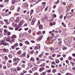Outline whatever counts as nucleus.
I'll return each instance as SVG.
<instances>
[{"mask_svg":"<svg viewBox=\"0 0 75 75\" xmlns=\"http://www.w3.org/2000/svg\"><path fill=\"white\" fill-rule=\"evenodd\" d=\"M56 72V70L54 69L52 71L53 73H55Z\"/></svg>","mask_w":75,"mask_h":75,"instance_id":"40","label":"nucleus"},{"mask_svg":"<svg viewBox=\"0 0 75 75\" xmlns=\"http://www.w3.org/2000/svg\"><path fill=\"white\" fill-rule=\"evenodd\" d=\"M35 22H34L32 21V22L31 23V25H34V23Z\"/></svg>","mask_w":75,"mask_h":75,"instance_id":"45","label":"nucleus"},{"mask_svg":"<svg viewBox=\"0 0 75 75\" xmlns=\"http://www.w3.org/2000/svg\"><path fill=\"white\" fill-rule=\"evenodd\" d=\"M17 69L18 71H20V70H21V68L19 67H18L17 68Z\"/></svg>","mask_w":75,"mask_h":75,"instance_id":"29","label":"nucleus"},{"mask_svg":"<svg viewBox=\"0 0 75 75\" xmlns=\"http://www.w3.org/2000/svg\"><path fill=\"white\" fill-rule=\"evenodd\" d=\"M17 38V36L16 35H13L11 37V39H15Z\"/></svg>","mask_w":75,"mask_h":75,"instance_id":"7","label":"nucleus"},{"mask_svg":"<svg viewBox=\"0 0 75 75\" xmlns=\"http://www.w3.org/2000/svg\"><path fill=\"white\" fill-rule=\"evenodd\" d=\"M46 73L45 72H43L41 74V75H45Z\"/></svg>","mask_w":75,"mask_h":75,"instance_id":"34","label":"nucleus"},{"mask_svg":"<svg viewBox=\"0 0 75 75\" xmlns=\"http://www.w3.org/2000/svg\"><path fill=\"white\" fill-rule=\"evenodd\" d=\"M30 69V68H29V67H27V68L26 69V70H28V69Z\"/></svg>","mask_w":75,"mask_h":75,"instance_id":"56","label":"nucleus"},{"mask_svg":"<svg viewBox=\"0 0 75 75\" xmlns=\"http://www.w3.org/2000/svg\"><path fill=\"white\" fill-rule=\"evenodd\" d=\"M60 60H61V61H62L63 59H63V58L62 57H61V58H60Z\"/></svg>","mask_w":75,"mask_h":75,"instance_id":"52","label":"nucleus"},{"mask_svg":"<svg viewBox=\"0 0 75 75\" xmlns=\"http://www.w3.org/2000/svg\"><path fill=\"white\" fill-rule=\"evenodd\" d=\"M61 43H62V41H59V42L58 43V45H60V44H61Z\"/></svg>","mask_w":75,"mask_h":75,"instance_id":"27","label":"nucleus"},{"mask_svg":"<svg viewBox=\"0 0 75 75\" xmlns=\"http://www.w3.org/2000/svg\"><path fill=\"white\" fill-rule=\"evenodd\" d=\"M42 56V54H41L39 55V57L40 58H41Z\"/></svg>","mask_w":75,"mask_h":75,"instance_id":"38","label":"nucleus"},{"mask_svg":"<svg viewBox=\"0 0 75 75\" xmlns=\"http://www.w3.org/2000/svg\"><path fill=\"white\" fill-rule=\"evenodd\" d=\"M42 36H39L37 39V41H40L42 39Z\"/></svg>","mask_w":75,"mask_h":75,"instance_id":"6","label":"nucleus"},{"mask_svg":"<svg viewBox=\"0 0 75 75\" xmlns=\"http://www.w3.org/2000/svg\"><path fill=\"white\" fill-rule=\"evenodd\" d=\"M25 7H28V4H25Z\"/></svg>","mask_w":75,"mask_h":75,"instance_id":"57","label":"nucleus"},{"mask_svg":"<svg viewBox=\"0 0 75 75\" xmlns=\"http://www.w3.org/2000/svg\"><path fill=\"white\" fill-rule=\"evenodd\" d=\"M37 67H35L32 69V71H34L35 70H37Z\"/></svg>","mask_w":75,"mask_h":75,"instance_id":"17","label":"nucleus"},{"mask_svg":"<svg viewBox=\"0 0 75 75\" xmlns=\"http://www.w3.org/2000/svg\"><path fill=\"white\" fill-rule=\"evenodd\" d=\"M36 34H37V35H41V31H38V32H37L36 33Z\"/></svg>","mask_w":75,"mask_h":75,"instance_id":"9","label":"nucleus"},{"mask_svg":"<svg viewBox=\"0 0 75 75\" xmlns=\"http://www.w3.org/2000/svg\"><path fill=\"white\" fill-rule=\"evenodd\" d=\"M34 75H38V73H35L34 74Z\"/></svg>","mask_w":75,"mask_h":75,"instance_id":"49","label":"nucleus"},{"mask_svg":"<svg viewBox=\"0 0 75 75\" xmlns=\"http://www.w3.org/2000/svg\"><path fill=\"white\" fill-rule=\"evenodd\" d=\"M20 59L18 58H15L13 59V61L15 63L13 64V65H17L18 62L20 61Z\"/></svg>","mask_w":75,"mask_h":75,"instance_id":"1","label":"nucleus"},{"mask_svg":"<svg viewBox=\"0 0 75 75\" xmlns=\"http://www.w3.org/2000/svg\"><path fill=\"white\" fill-rule=\"evenodd\" d=\"M64 42L65 44L67 45V46H69L70 45V43L69 42V41L67 39H64Z\"/></svg>","mask_w":75,"mask_h":75,"instance_id":"2","label":"nucleus"},{"mask_svg":"<svg viewBox=\"0 0 75 75\" xmlns=\"http://www.w3.org/2000/svg\"><path fill=\"white\" fill-rule=\"evenodd\" d=\"M17 54L18 55H21V51L20 50L18 51L17 52Z\"/></svg>","mask_w":75,"mask_h":75,"instance_id":"16","label":"nucleus"},{"mask_svg":"<svg viewBox=\"0 0 75 75\" xmlns=\"http://www.w3.org/2000/svg\"><path fill=\"white\" fill-rule=\"evenodd\" d=\"M59 60L58 59H57L56 61V63H57V64H58V63H59Z\"/></svg>","mask_w":75,"mask_h":75,"instance_id":"28","label":"nucleus"},{"mask_svg":"<svg viewBox=\"0 0 75 75\" xmlns=\"http://www.w3.org/2000/svg\"><path fill=\"white\" fill-rule=\"evenodd\" d=\"M8 56L9 58H12V55H11V54H9L8 55Z\"/></svg>","mask_w":75,"mask_h":75,"instance_id":"25","label":"nucleus"},{"mask_svg":"<svg viewBox=\"0 0 75 75\" xmlns=\"http://www.w3.org/2000/svg\"><path fill=\"white\" fill-rule=\"evenodd\" d=\"M2 35V31H1V30H0V35Z\"/></svg>","mask_w":75,"mask_h":75,"instance_id":"48","label":"nucleus"},{"mask_svg":"<svg viewBox=\"0 0 75 75\" xmlns=\"http://www.w3.org/2000/svg\"><path fill=\"white\" fill-rule=\"evenodd\" d=\"M11 43H13V42H14L15 41V39H12V40H11Z\"/></svg>","mask_w":75,"mask_h":75,"instance_id":"15","label":"nucleus"},{"mask_svg":"<svg viewBox=\"0 0 75 75\" xmlns=\"http://www.w3.org/2000/svg\"><path fill=\"white\" fill-rule=\"evenodd\" d=\"M63 4L64 6L66 5V3L65 2H63Z\"/></svg>","mask_w":75,"mask_h":75,"instance_id":"62","label":"nucleus"},{"mask_svg":"<svg viewBox=\"0 0 75 75\" xmlns=\"http://www.w3.org/2000/svg\"><path fill=\"white\" fill-rule=\"evenodd\" d=\"M62 17H63V15H61L60 16L59 18L60 19H62Z\"/></svg>","mask_w":75,"mask_h":75,"instance_id":"35","label":"nucleus"},{"mask_svg":"<svg viewBox=\"0 0 75 75\" xmlns=\"http://www.w3.org/2000/svg\"><path fill=\"white\" fill-rule=\"evenodd\" d=\"M11 71L12 72H15L16 71H15V70L14 69H12L11 70Z\"/></svg>","mask_w":75,"mask_h":75,"instance_id":"21","label":"nucleus"},{"mask_svg":"<svg viewBox=\"0 0 75 75\" xmlns=\"http://www.w3.org/2000/svg\"><path fill=\"white\" fill-rule=\"evenodd\" d=\"M49 59H51V60H52V57H51V56L49 57Z\"/></svg>","mask_w":75,"mask_h":75,"instance_id":"54","label":"nucleus"},{"mask_svg":"<svg viewBox=\"0 0 75 75\" xmlns=\"http://www.w3.org/2000/svg\"><path fill=\"white\" fill-rule=\"evenodd\" d=\"M72 16V13H67L66 16L67 17H71Z\"/></svg>","mask_w":75,"mask_h":75,"instance_id":"3","label":"nucleus"},{"mask_svg":"<svg viewBox=\"0 0 75 75\" xmlns=\"http://www.w3.org/2000/svg\"><path fill=\"white\" fill-rule=\"evenodd\" d=\"M36 59L37 61H39V59L38 58V57H37L36 58Z\"/></svg>","mask_w":75,"mask_h":75,"instance_id":"59","label":"nucleus"},{"mask_svg":"<svg viewBox=\"0 0 75 75\" xmlns=\"http://www.w3.org/2000/svg\"><path fill=\"white\" fill-rule=\"evenodd\" d=\"M33 67V64H30V68H31L32 67Z\"/></svg>","mask_w":75,"mask_h":75,"instance_id":"51","label":"nucleus"},{"mask_svg":"<svg viewBox=\"0 0 75 75\" xmlns=\"http://www.w3.org/2000/svg\"><path fill=\"white\" fill-rule=\"evenodd\" d=\"M71 75V74L70 73H67V74H66V75Z\"/></svg>","mask_w":75,"mask_h":75,"instance_id":"46","label":"nucleus"},{"mask_svg":"<svg viewBox=\"0 0 75 75\" xmlns=\"http://www.w3.org/2000/svg\"><path fill=\"white\" fill-rule=\"evenodd\" d=\"M18 17H17V19L16 20V21H17V23H18L19 22V20H18Z\"/></svg>","mask_w":75,"mask_h":75,"instance_id":"39","label":"nucleus"},{"mask_svg":"<svg viewBox=\"0 0 75 75\" xmlns=\"http://www.w3.org/2000/svg\"><path fill=\"white\" fill-rule=\"evenodd\" d=\"M51 67L52 68H55V66H54V65H52Z\"/></svg>","mask_w":75,"mask_h":75,"instance_id":"55","label":"nucleus"},{"mask_svg":"<svg viewBox=\"0 0 75 75\" xmlns=\"http://www.w3.org/2000/svg\"><path fill=\"white\" fill-rule=\"evenodd\" d=\"M19 45L20 47H22L23 45V44L22 43H20L19 44Z\"/></svg>","mask_w":75,"mask_h":75,"instance_id":"32","label":"nucleus"},{"mask_svg":"<svg viewBox=\"0 0 75 75\" xmlns=\"http://www.w3.org/2000/svg\"><path fill=\"white\" fill-rule=\"evenodd\" d=\"M30 61H34V58L33 57H32L30 59Z\"/></svg>","mask_w":75,"mask_h":75,"instance_id":"19","label":"nucleus"},{"mask_svg":"<svg viewBox=\"0 0 75 75\" xmlns=\"http://www.w3.org/2000/svg\"><path fill=\"white\" fill-rule=\"evenodd\" d=\"M50 50L51 51H52V50H54V47H50Z\"/></svg>","mask_w":75,"mask_h":75,"instance_id":"33","label":"nucleus"},{"mask_svg":"<svg viewBox=\"0 0 75 75\" xmlns=\"http://www.w3.org/2000/svg\"><path fill=\"white\" fill-rule=\"evenodd\" d=\"M10 72L9 70H7L5 71V74H6V75H8V74H10Z\"/></svg>","mask_w":75,"mask_h":75,"instance_id":"8","label":"nucleus"},{"mask_svg":"<svg viewBox=\"0 0 75 75\" xmlns=\"http://www.w3.org/2000/svg\"><path fill=\"white\" fill-rule=\"evenodd\" d=\"M51 64H54V65H55V64H56L55 63V62H52Z\"/></svg>","mask_w":75,"mask_h":75,"instance_id":"43","label":"nucleus"},{"mask_svg":"<svg viewBox=\"0 0 75 75\" xmlns=\"http://www.w3.org/2000/svg\"><path fill=\"white\" fill-rule=\"evenodd\" d=\"M26 54V53L24 52L21 55V57H25V56Z\"/></svg>","mask_w":75,"mask_h":75,"instance_id":"13","label":"nucleus"},{"mask_svg":"<svg viewBox=\"0 0 75 75\" xmlns=\"http://www.w3.org/2000/svg\"><path fill=\"white\" fill-rule=\"evenodd\" d=\"M55 55H56V54H54L52 55V57H55Z\"/></svg>","mask_w":75,"mask_h":75,"instance_id":"44","label":"nucleus"},{"mask_svg":"<svg viewBox=\"0 0 75 75\" xmlns=\"http://www.w3.org/2000/svg\"><path fill=\"white\" fill-rule=\"evenodd\" d=\"M22 35L23 36H25V35H26V34L25 33H24L22 34Z\"/></svg>","mask_w":75,"mask_h":75,"instance_id":"42","label":"nucleus"},{"mask_svg":"<svg viewBox=\"0 0 75 75\" xmlns=\"http://www.w3.org/2000/svg\"><path fill=\"white\" fill-rule=\"evenodd\" d=\"M36 11L37 13H39L40 12V9L39 8H37L36 9Z\"/></svg>","mask_w":75,"mask_h":75,"instance_id":"26","label":"nucleus"},{"mask_svg":"<svg viewBox=\"0 0 75 75\" xmlns=\"http://www.w3.org/2000/svg\"><path fill=\"white\" fill-rule=\"evenodd\" d=\"M73 70L74 71H75V67H73Z\"/></svg>","mask_w":75,"mask_h":75,"instance_id":"64","label":"nucleus"},{"mask_svg":"<svg viewBox=\"0 0 75 75\" xmlns=\"http://www.w3.org/2000/svg\"><path fill=\"white\" fill-rule=\"evenodd\" d=\"M9 45V44H8V43H7V42H5L4 43V44H3V45L4 46H7V45Z\"/></svg>","mask_w":75,"mask_h":75,"instance_id":"11","label":"nucleus"},{"mask_svg":"<svg viewBox=\"0 0 75 75\" xmlns=\"http://www.w3.org/2000/svg\"><path fill=\"white\" fill-rule=\"evenodd\" d=\"M43 28V26H42V25H39L40 29H42Z\"/></svg>","mask_w":75,"mask_h":75,"instance_id":"18","label":"nucleus"},{"mask_svg":"<svg viewBox=\"0 0 75 75\" xmlns=\"http://www.w3.org/2000/svg\"><path fill=\"white\" fill-rule=\"evenodd\" d=\"M18 46V43H16L14 45V47H17Z\"/></svg>","mask_w":75,"mask_h":75,"instance_id":"10","label":"nucleus"},{"mask_svg":"<svg viewBox=\"0 0 75 75\" xmlns=\"http://www.w3.org/2000/svg\"><path fill=\"white\" fill-rule=\"evenodd\" d=\"M25 43L26 44H27L28 45H30V43H29V42L28 41H25Z\"/></svg>","mask_w":75,"mask_h":75,"instance_id":"12","label":"nucleus"},{"mask_svg":"<svg viewBox=\"0 0 75 75\" xmlns=\"http://www.w3.org/2000/svg\"><path fill=\"white\" fill-rule=\"evenodd\" d=\"M14 7L13 6L11 7V8H10V10H13V9H14Z\"/></svg>","mask_w":75,"mask_h":75,"instance_id":"37","label":"nucleus"},{"mask_svg":"<svg viewBox=\"0 0 75 75\" xmlns=\"http://www.w3.org/2000/svg\"><path fill=\"white\" fill-rule=\"evenodd\" d=\"M38 49H39V47H38V46H36L35 47V50H38Z\"/></svg>","mask_w":75,"mask_h":75,"instance_id":"41","label":"nucleus"},{"mask_svg":"<svg viewBox=\"0 0 75 75\" xmlns=\"http://www.w3.org/2000/svg\"><path fill=\"white\" fill-rule=\"evenodd\" d=\"M37 45L39 47V49H40V45L38 44V45Z\"/></svg>","mask_w":75,"mask_h":75,"instance_id":"61","label":"nucleus"},{"mask_svg":"<svg viewBox=\"0 0 75 75\" xmlns=\"http://www.w3.org/2000/svg\"><path fill=\"white\" fill-rule=\"evenodd\" d=\"M20 11V7H18V8L17 10V12L18 13V12H19Z\"/></svg>","mask_w":75,"mask_h":75,"instance_id":"14","label":"nucleus"},{"mask_svg":"<svg viewBox=\"0 0 75 75\" xmlns=\"http://www.w3.org/2000/svg\"><path fill=\"white\" fill-rule=\"evenodd\" d=\"M15 47H14V46H12L11 47V48H12V49H14Z\"/></svg>","mask_w":75,"mask_h":75,"instance_id":"63","label":"nucleus"},{"mask_svg":"<svg viewBox=\"0 0 75 75\" xmlns=\"http://www.w3.org/2000/svg\"><path fill=\"white\" fill-rule=\"evenodd\" d=\"M26 73H27V71H24L23 72V73L24 74Z\"/></svg>","mask_w":75,"mask_h":75,"instance_id":"60","label":"nucleus"},{"mask_svg":"<svg viewBox=\"0 0 75 75\" xmlns=\"http://www.w3.org/2000/svg\"><path fill=\"white\" fill-rule=\"evenodd\" d=\"M4 68V69H7V67H6V66H5L4 67H3Z\"/></svg>","mask_w":75,"mask_h":75,"instance_id":"50","label":"nucleus"},{"mask_svg":"<svg viewBox=\"0 0 75 75\" xmlns=\"http://www.w3.org/2000/svg\"><path fill=\"white\" fill-rule=\"evenodd\" d=\"M43 69H44L43 68H41L40 69H39V71H40V72H41L42 71V70H43Z\"/></svg>","mask_w":75,"mask_h":75,"instance_id":"22","label":"nucleus"},{"mask_svg":"<svg viewBox=\"0 0 75 75\" xmlns=\"http://www.w3.org/2000/svg\"><path fill=\"white\" fill-rule=\"evenodd\" d=\"M34 12V10H32L30 11V14H32Z\"/></svg>","mask_w":75,"mask_h":75,"instance_id":"31","label":"nucleus"},{"mask_svg":"<svg viewBox=\"0 0 75 75\" xmlns=\"http://www.w3.org/2000/svg\"><path fill=\"white\" fill-rule=\"evenodd\" d=\"M63 57H64V58H65V57H66V55L65 54H63L62 55Z\"/></svg>","mask_w":75,"mask_h":75,"instance_id":"53","label":"nucleus"},{"mask_svg":"<svg viewBox=\"0 0 75 75\" xmlns=\"http://www.w3.org/2000/svg\"><path fill=\"white\" fill-rule=\"evenodd\" d=\"M68 59H69V60H70V61H71V60H72V57H69L68 58Z\"/></svg>","mask_w":75,"mask_h":75,"instance_id":"30","label":"nucleus"},{"mask_svg":"<svg viewBox=\"0 0 75 75\" xmlns=\"http://www.w3.org/2000/svg\"><path fill=\"white\" fill-rule=\"evenodd\" d=\"M24 50H26V48H27V46H24Z\"/></svg>","mask_w":75,"mask_h":75,"instance_id":"36","label":"nucleus"},{"mask_svg":"<svg viewBox=\"0 0 75 75\" xmlns=\"http://www.w3.org/2000/svg\"><path fill=\"white\" fill-rule=\"evenodd\" d=\"M42 21H45V18H43L41 19Z\"/></svg>","mask_w":75,"mask_h":75,"instance_id":"47","label":"nucleus"},{"mask_svg":"<svg viewBox=\"0 0 75 75\" xmlns=\"http://www.w3.org/2000/svg\"><path fill=\"white\" fill-rule=\"evenodd\" d=\"M7 34L8 35H11V33L9 32H7Z\"/></svg>","mask_w":75,"mask_h":75,"instance_id":"23","label":"nucleus"},{"mask_svg":"<svg viewBox=\"0 0 75 75\" xmlns=\"http://www.w3.org/2000/svg\"><path fill=\"white\" fill-rule=\"evenodd\" d=\"M36 21V19L35 18H33L32 20V21L33 22H34V23H35Z\"/></svg>","mask_w":75,"mask_h":75,"instance_id":"20","label":"nucleus"},{"mask_svg":"<svg viewBox=\"0 0 75 75\" xmlns=\"http://www.w3.org/2000/svg\"><path fill=\"white\" fill-rule=\"evenodd\" d=\"M20 0H12V4H14L16 2H18V1H20Z\"/></svg>","mask_w":75,"mask_h":75,"instance_id":"5","label":"nucleus"},{"mask_svg":"<svg viewBox=\"0 0 75 75\" xmlns=\"http://www.w3.org/2000/svg\"><path fill=\"white\" fill-rule=\"evenodd\" d=\"M14 20V18L12 17L11 18V21H13Z\"/></svg>","mask_w":75,"mask_h":75,"instance_id":"24","label":"nucleus"},{"mask_svg":"<svg viewBox=\"0 0 75 75\" xmlns=\"http://www.w3.org/2000/svg\"><path fill=\"white\" fill-rule=\"evenodd\" d=\"M22 67H23V68H24V67H25V64H23L22 65Z\"/></svg>","mask_w":75,"mask_h":75,"instance_id":"58","label":"nucleus"},{"mask_svg":"<svg viewBox=\"0 0 75 75\" xmlns=\"http://www.w3.org/2000/svg\"><path fill=\"white\" fill-rule=\"evenodd\" d=\"M56 38H57L55 36L53 37H51L50 38V40H52V41H55V40H56Z\"/></svg>","mask_w":75,"mask_h":75,"instance_id":"4","label":"nucleus"}]
</instances>
